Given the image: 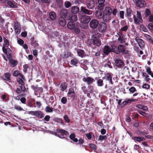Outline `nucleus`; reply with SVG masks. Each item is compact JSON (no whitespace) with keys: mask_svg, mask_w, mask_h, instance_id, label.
Masks as SVG:
<instances>
[{"mask_svg":"<svg viewBox=\"0 0 153 153\" xmlns=\"http://www.w3.org/2000/svg\"><path fill=\"white\" fill-rule=\"evenodd\" d=\"M81 11L83 13L91 15L92 13V11L88 10L85 7L83 6H81L80 8Z\"/></svg>","mask_w":153,"mask_h":153,"instance_id":"16","label":"nucleus"},{"mask_svg":"<svg viewBox=\"0 0 153 153\" xmlns=\"http://www.w3.org/2000/svg\"><path fill=\"white\" fill-rule=\"evenodd\" d=\"M137 42L138 43L139 46L141 48L144 47L145 45L142 39H138Z\"/></svg>","mask_w":153,"mask_h":153,"instance_id":"34","label":"nucleus"},{"mask_svg":"<svg viewBox=\"0 0 153 153\" xmlns=\"http://www.w3.org/2000/svg\"><path fill=\"white\" fill-rule=\"evenodd\" d=\"M82 80L83 82H86L88 85L92 84L95 81L93 78L90 77H87L86 78L84 77L82 78Z\"/></svg>","mask_w":153,"mask_h":153,"instance_id":"13","label":"nucleus"},{"mask_svg":"<svg viewBox=\"0 0 153 153\" xmlns=\"http://www.w3.org/2000/svg\"><path fill=\"white\" fill-rule=\"evenodd\" d=\"M56 132H55L54 134L61 139H67L66 137L67 135L69 134L68 132L63 129H57Z\"/></svg>","mask_w":153,"mask_h":153,"instance_id":"3","label":"nucleus"},{"mask_svg":"<svg viewBox=\"0 0 153 153\" xmlns=\"http://www.w3.org/2000/svg\"><path fill=\"white\" fill-rule=\"evenodd\" d=\"M131 102V99L129 98H127L123 102V107L129 103H130Z\"/></svg>","mask_w":153,"mask_h":153,"instance_id":"36","label":"nucleus"},{"mask_svg":"<svg viewBox=\"0 0 153 153\" xmlns=\"http://www.w3.org/2000/svg\"><path fill=\"white\" fill-rule=\"evenodd\" d=\"M107 137L106 135H100L99 136V138L98 139V141L105 140L107 139Z\"/></svg>","mask_w":153,"mask_h":153,"instance_id":"42","label":"nucleus"},{"mask_svg":"<svg viewBox=\"0 0 153 153\" xmlns=\"http://www.w3.org/2000/svg\"><path fill=\"white\" fill-rule=\"evenodd\" d=\"M136 6L138 7H143L145 6L146 2L144 0H133Z\"/></svg>","mask_w":153,"mask_h":153,"instance_id":"9","label":"nucleus"},{"mask_svg":"<svg viewBox=\"0 0 153 153\" xmlns=\"http://www.w3.org/2000/svg\"><path fill=\"white\" fill-rule=\"evenodd\" d=\"M104 12H102L100 10H97L95 12V16L96 17L99 19H103L104 21Z\"/></svg>","mask_w":153,"mask_h":153,"instance_id":"15","label":"nucleus"},{"mask_svg":"<svg viewBox=\"0 0 153 153\" xmlns=\"http://www.w3.org/2000/svg\"><path fill=\"white\" fill-rule=\"evenodd\" d=\"M137 111L139 114L141 115L144 116H146L147 114L145 112L141 110H138Z\"/></svg>","mask_w":153,"mask_h":153,"instance_id":"64","label":"nucleus"},{"mask_svg":"<svg viewBox=\"0 0 153 153\" xmlns=\"http://www.w3.org/2000/svg\"><path fill=\"white\" fill-rule=\"evenodd\" d=\"M10 64L12 67L16 66L18 63V62L17 60H15L13 59L9 60Z\"/></svg>","mask_w":153,"mask_h":153,"instance_id":"33","label":"nucleus"},{"mask_svg":"<svg viewBox=\"0 0 153 153\" xmlns=\"http://www.w3.org/2000/svg\"><path fill=\"white\" fill-rule=\"evenodd\" d=\"M97 83L98 86H102L103 85V80L102 79H99L97 81Z\"/></svg>","mask_w":153,"mask_h":153,"instance_id":"40","label":"nucleus"},{"mask_svg":"<svg viewBox=\"0 0 153 153\" xmlns=\"http://www.w3.org/2000/svg\"><path fill=\"white\" fill-rule=\"evenodd\" d=\"M88 89L89 91V92L90 93H93L94 92V89L93 86L90 85H88Z\"/></svg>","mask_w":153,"mask_h":153,"instance_id":"45","label":"nucleus"},{"mask_svg":"<svg viewBox=\"0 0 153 153\" xmlns=\"http://www.w3.org/2000/svg\"><path fill=\"white\" fill-rule=\"evenodd\" d=\"M17 82L20 85H23L24 84V82L23 79L20 78H18L17 79Z\"/></svg>","mask_w":153,"mask_h":153,"instance_id":"41","label":"nucleus"},{"mask_svg":"<svg viewBox=\"0 0 153 153\" xmlns=\"http://www.w3.org/2000/svg\"><path fill=\"white\" fill-rule=\"evenodd\" d=\"M124 11L122 10L119 13V16L120 18L122 19H124Z\"/></svg>","mask_w":153,"mask_h":153,"instance_id":"58","label":"nucleus"},{"mask_svg":"<svg viewBox=\"0 0 153 153\" xmlns=\"http://www.w3.org/2000/svg\"><path fill=\"white\" fill-rule=\"evenodd\" d=\"M77 52L78 55L79 56L82 57L85 56V51L82 50L77 49Z\"/></svg>","mask_w":153,"mask_h":153,"instance_id":"28","label":"nucleus"},{"mask_svg":"<svg viewBox=\"0 0 153 153\" xmlns=\"http://www.w3.org/2000/svg\"><path fill=\"white\" fill-rule=\"evenodd\" d=\"M99 24V22L96 19H92L90 20L89 25L91 28L95 29L98 27Z\"/></svg>","mask_w":153,"mask_h":153,"instance_id":"8","label":"nucleus"},{"mask_svg":"<svg viewBox=\"0 0 153 153\" xmlns=\"http://www.w3.org/2000/svg\"><path fill=\"white\" fill-rule=\"evenodd\" d=\"M132 13V10L130 8H126V16L128 17H130L131 16V14Z\"/></svg>","mask_w":153,"mask_h":153,"instance_id":"32","label":"nucleus"},{"mask_svg":"<svg viewBox=\"0 0 153 153\" xmlns=\"http://www.w3.org/2000/svg\"><path fill=\"white\" fill-rule=\"evenodd\" d=\"M145 37L147 40L153 45V39L152 37L149 35H146Z\"/></svg>","mask_w":153,"mask_h":153,"instance_id":"35","label":"nucleus"},{"mask_svg":"<svg viewBox=\"0 0 153 153\" xmlns=\"http://www.w3.org/2000/svg\"><path fill=\"white\" fill-rule=\"evenodd\" d=\"M24 72L26 73L27 71V69L29 68L28 65L27 64H25L23 66Z\"/></svg>","mask_w":153,"mask_h":153,"instance_id":"51","label":"nucleus"},{"mask_svg":"<svg viewBox=\"0 0 153 153\" xmlns=\"http://www.w3.org/2000/svg\"><path fill=\"white\" fill-rule=\"evenodd\" d=\"M29 114L34 115L38 118H42L44 117L45 114L40 111H31L28 112Z\"/></svg>","mask_w":153,"mask_h":153,"instance_id":"5","label":"nucleus"},{"mask_svg":"<svg viewBox=\"0 0 153 153\" xmlns=\"http://www.w3.org/2000/svg\"><path fill=\"white\" fill-rule=\"evenodd\" d=\"M124 64V62L121 59H117L115 61V65L118 68H122Z\"/></svg>","mask_w":153,"mask_h":153,"instance_id":"12","label":"nucleus"},{"mask_svg":"<svg viewBox=\"0 0 153 153\" xmlns=\"http://www.w3.org/2000/svg\"><path fill=\"white\" fill-rule=\"evenodd\" d=\"M45 111L48 113L52 112L53 111V108L49 106H47L45 107Z\"/></svg>","mask_w":153,"mask_h":153,"instance_id":"38","label":"nucleus"},{"mask_svg":"<svg viewBox=\"0 0 153 153\" xmlns=\"http://www.w3.org/2000/svg\"><path fill=\"white\" fill-rule=\"evenodd\" d=\"M129 91L130 92L133 93L137 91V90L134 87L132 86L130 88Z\"/></svg>","mask_w":153,"mask_h":153,"instance_id":"52","label":"nucleus"},{"mask_svg":"<svg viewBox=\"0 0 153 153\" xmlns=\"http://www.w3.org/2000/svg\"><path fill=\"white\" fill-rule=\"evenodd\" d=\"M128 26L127 25H126L123 27H122L120 30V31H126L128 29Z\"/></svg>","mask_w":153,"mask_h":153,"instance_id":"48","label":"nucleus"},{"mask_svg":"<svg viewBox=\"0 0 153 153\" xmlns=\"http://www.w3.org/2000/svg\"><path fill=\"white\" fill-rule=\"evenodd\" d=\"M66 19L75 22L77 20V16L76 15H73L69 13V15L68 16L67 18H66Z\"/></svg>","mask_w":153,"mask_h":153,"instance_id":"17","label":"nucleus"},{"mask_svg":"<svg viewBox=\"0 0 153 153\" xmlns=\"http://www.w3.org/2000/svg\"><path fill=\"white\" fill-rule=\"evenodd\" d=\"M64 5L66 8H68L71 6V4L69 1H66L65 2Z\"/></svg>","mask_w":153,"mask_h":153,"instance_id":"43","label":"nucleus"},{"mask_svg":"<svg viewBox=\"0 0 153 153\" xmlns=\"http://www.w3.org/2000/svg\"><path fill=\"white\" fill-rule=\"evenodd\" d=\"M92 132H89L88 133L85 134L86 136L87 137L88 139L90 140L92 138Z\"/></svg>","mask_w":153,"mask_h":153,"instance_id":"49","label":"nucleus"},{"mask_svg":"<svg viewBox=\"0 0 153 153\" xmlns=\"http://www.w3.org/2000/svg\"><path fill=\"white\" fill-rule=\"evenodd\" d=\"M54 121L58 123H61L62 124L63 123V120H62V118H56L55 119Z\"/></svg>","mask_w":153,"mask_h":153,"instance_id":"47","label":"nucleus"},{"mask_svg":"<svg viewBox=\"0 0 153 153\" xmlns=\"http://www.w3.org/2000/svg\"><path fill=\"white\" fill-rule=\"evenodd\" d=\"M80 25L79 23L77 22L76 24V26L74 28V32L76 35H79L80 32Z\"/></svg>","mask_w":153,"mask_h":153,"instance_id":"18","label":"nucleus"},{"mask_svg":"<svg viewBox=\"0 0 153 153\" xmlns=\"http://www.w3.org/2000/svg\"><path fill=\"white\" fill-rule=\"evenodd\" d=\"M145 16L146 17L150 16L151 14V11L149 9L146 8L145 10Z\"/></svg>","mask_w":153,"mask_h":153,"instance_id":"39","label":"nucleus"},{"mask_svg":"<svg viewBox=\"0 0 153 153\" xmlns=\"http://www.w3.org/2000/svg\"><path fill=\"white\" fill-rule=\"evenodd\" d=\"M31 44L32 46H34L36 48H37L39 46L38 44L36 41L31 42Z\"/></svg>","mask_w":153,"mask_h":153,"instance_id":"46","label":"nucleus"},{"mask_svg":"<svg viewBox=\"0 0 153 153\" xmlns=\"http://www.w3.org/2000/svg\"><path fill=\"white\" fill-rule=\"evenodd\" d=\"M15 33L17 34H19L21 31V27L18 28H14Z\"/></svg>","mask_w":153,"mask_h":153,"instance_id":"54","label":"nucleus"},{"mask_svg":"<svg viewBox=\"0 0 153 153\" xmlns=\"http://www.w3.org/2000/svg\"><path fill=\"white\" fill-rule=\"evenodd\" d=\"M81 89L84 94H86L88 92V91L87 89V88L85 86H82L81 88Z\"/></svg>","mask_w":153,"mask_h":153,"instance_id":"59","label":"nucleus"},{"mask_svg":"<svg viewBox=\"0 0 153 153\" xmlns=\"http://www.w3.org/2000/svg\"><path fill=\"white\" fill-rule=\"evenodd\" d=\"M140 28L143 31L145 32H146L147 31V30L146 27L143 25H141L140 26Z\"/></svg>","mask_w":153,"mask_h":153,"instance_id":"60","label":"nucleus"},{"mask_svg":"<svg viewBox=\"0 0 153 153\" xmlns=\"http://www.w3.org/2000/svg\"><path fill=\"white\" fill-rule=\"evenodd\" d=\"M49 16L50 19L52 20H55L56 17V13L53 11L49 13Z\"/></svg>","mask_w":153,"mask_h":153,"instance_id":"29","label":"nucleus"},{"mask_svg":"<svg viewBox=\"0 0 153 153\" xmlns=\"http://www.w3.org/2000/svg\"><path fill=\"white\" fill-rule=\"evenodd\" d=\"M132 139L138 142L146 140V139L143 137H134L132 138Z\"/></svg>","mask_w":153,"mask_h":153,"instance_id":"25","label":"nucleus"},{"mask_svg":"<svg viewBox=\"0 0 153 153\" xmlns=\"http://www.w3.org/2000/svg\"><path fill=\"white\" fill-rule=\"evenodd\" d=\"M67 87V84L66 82L62 83L59 87L60 90L62 91H64L66 89Z\"/></svg>","mask_w":153,"mask_h":153,"instance_id":"27","label":"nucleus"},{"mask_svg":"<svg viewBox=\"0 0 153 153\" xmlns=\"http://www.w3.org/2000/svg\"><path fill=\"white\" fill-rule=\"evenodd\" d=\"M111 62H110V61H108L107 62V63H105L104 65V67H108L110 68H112V66H111Z\"/></svg>","mask_w":153,"mask_h":153,"instance_id":"55","label":"nucleus"},{"mask_svg":"<svg viewBox=\"0 0 153 153\" xmlns=\"http://www.w3.org/2000/svg\"><path fill=\"white\" fill-rule=\"evenodd\" d=\"M10 76L11 75L9 73H5L4 74V76H3V79L5 80L8 81L9 82H10Z\"/></svg>","mask_w":153,"mask_h":153,"instance_id":"21","label":"nucleus"},{"mask_svg":"<svg viewBox=\"0 0 153 153\" xmlns=\"http://www.w3.org/2000/svg\"><path fill=\"white\" fill-rule=\"evenodd\" d=\"M60 13L62 15V17H64L65 18L67 17L69 14L68 13V10L66 9H63L61 11Z\"/></svg>","mask_w":153,"mask_h":153,"instance_id":"24","label":"nucleus"},{"mask_svg":"<svg viewBox=\"0 0 153 153\" xmlns=\"http://www.w3.org/2000/svg\"><path fill=\"white\" fill-rule=\"evenodd\" d=\"M116 101L117 102L118 105H120L121 107H123V102H121V99L118 100L117 99H116Z\"/></svg>","mask_w":153,"mask_h":153,"instance_id":"50","label":"nucleus"},{"mask_svg":"<svg viewBox=\"0 0 153 153\" xmlns=\"http://www.w3.org/2000/svg\"><path fill=\"white\" fill-rule=\"evenodd\" d=\"M67 98L65 97H62L61 99V102L63 104H65L67 102Z\"/></svg>","mask_w":153,"mask_h":153,"instance_id":"57","label":"nucleus"},{"mask_svg":"<svg viewBox=\"0 0 153 153\" xmlns=\"http://www.w3.org/2000/svg\"><path fill=\"white\" fill-rule=\"evenodd\" d=\"M100 36V34L99 33H96L92 36V43L94 45L99 47L101 45Z\"/></svg>","mask_w":153,"mask_h":153,"instance_id":"4","label":"nucleus"},{"mask_svg":"<svg viewBox=\"0 0 153 153\" xmlns=\"http://www.w3.org/2000/svg\"><path fill=\"white\" fill-rule=\"evenodd\" d=\"M106 80L110 81L111 84H113V82L112 80V77L111 74L109 73L106 74Z\"/></svg>","mask_w":153,"mask_h":153,"instance_id":"30","label":"nucleus"},{"mask_svg":"<svg viewBox=\"0 0 153 153\" xmlns=\"http://www.w3.org/2000/svg\"><path fill=\"white\" fill-rule=\"evenodd\" d=\"M86 4L89 9H93L95 6V3L94 0H87Z\"/></svg>","mask_w":153,"mask_h":153,"instance_id":"10","label":"nucleus"},{"mask_svg":"<svg viewBox=\"0 0 153 153\" xmlns=\"http://www.w3.org/2000/svg\"><path fill=\"white\" fill-rule=\"evenodd\" d=\"M114 45L111 46V48H110L109 46L105 45L104 46L103 49V52L106 55H108L110 53L114 52Z\"/></svg>","mask_w":153,"mask_h":153,"instance_id":"6","label":"nucleus"},{"mask_svg":"<svg viewBox=\"0 0 153 153\" xmlns=\"http://www.w3.org/2000/svg\"><path fill=\"white\" fill-rule=\"evenodd\" d=\"M63 118L65 121L67 123H69L70 122V120L69 119V117H68V116L67 115H64L63 117Z\"/></svg>","mask_w":153,"mask_h":153,"instance_id":"56","label":"nucleus"},{"mask_svg":"<svg viewBox=\"0 0 153 153\" xmlns=\"http://www.w3.org/2000/svg\"><path fill=\"white\" fill-rule=\"evenodd\" d=\"M80 20L82 23L87 25L90 22L91 18L89 16H84L81 17Z\"/></svg>","mask_w":153,"mask_h":153,"instance_id":"11","label":"nucleus"},{"mask_svg":"<svg viewBox=\"0 0 153 153\" xmlns=\"http://www.w3.org/2000/svg\"><path fill=\"white\" fill-rule=\"evenodd\" d=\"M78 60L77 58H74L71 60L70 64L73 66L76 67L77 66V64L78 63Z\"/></svg>","mask_w":153,"mask_h":153,"instance_id":"26","label":"nucleus"},{"mask_svg":"<svg viewBox=\"0 0 153 153\" xmlns=\"http://www.w3.org/2000/svg\"><path fill=\"white\" fill-rule=\"evenodd\" d=\"M107 28V25L105 22H102L99 24L98 25V30L101 33L105 32Z\"/></svg>","mask_w":153,"mask_h":153,"instance_id":"7","label":"nucleus"},{"mask_svg":"<svg viewBox=\"0 0 153 153\" xmlns=\"http://www.w3.org/2000/svg\"><path fill=\"white\" fill-rule=\"evenodd\" d=\"M114 53L119 54L120 53L122 54H126L128 53V51L126 50V46L122 45H119L117 47L114 45Z\"/></svg>","mask_w":153,"mask_h":153,"instance_id":"2","label":"nucleus"},{"mask_svg":"<svg viewBox=\"0 0 153 153\" xmlns=\"http://www.w3.org/2000/svg\"><path fill=\"white\" fill-rule=\"evenodd\" d=\"M99 5L97 6L99 10L101 11L103 9L104 6H105L104 4H99Z\"/></svg>","mask_w":153,"mask_h":153,"instance_id":"53","label":"nucleus"},{"mask_svg":"<svg viewBox=\"0 0 153 153\" xmlns=\"http://www.w3.org/2000/svg\"><path fill=\"white\" fill-rule=\"evenodd\" d=\"M104 21L106 22L109 21L111 19V15L112 14L115 16L117 12V8H114L113 10L111 7L109 6H106L105 8L104 11Z\"/></svg>","mask_w":153,"mask_h":153,"instance_id":"1","label":"nucleus"},{"mask_svg":"<svg viewBox=\"0 0 153 153\" xmlns=\"http://www.w3.org/2000/svg\"><path fill=\"white\" fill-rule=\"evenodd\" d=\"M75 95L76 94L73 88H70L68 93V96L74 99Z\"/></svg>","mask_w":153,"mask_h":153,"instance_id":"19","label":"nucleus"},{"mask_svg":"<svg viewBox=\"0 0 153 153\" xmlns=\"http://www.w3.org/2000/svg\"><path fill=\"white\" fill-rule=\"evenodd\" d=\"M148 27L150 30H153V23H149L148 25Z\"/></svg>","mask_w":153,"mask_h":153,"instance_id":"63","label":"nucleus"},{"mask_svg":"<svg viewBox=\"0 0 153 153\" xmlns=\"http://www.w3.org/2000/svg\"><path fill=\"white\" fill-rule=\"evenodd\" d=\"M71 8V13L74 14H76L79 10V8L76 6H72Z\"/></svg>","mask_w":153,"mask_h":153,"instance_id":"20","label":"nucleus"},{"mask_svg":"<svg viewBox=\"0 0 153 153\" xmlns=\"http://www.w3.org/2000/svg\"><path fill=\"white\" fill-rule=\"evenodd\" d=\"M76 26V24L73 22H69L67 25L68 28L71 30H73Z\"/></svg>","mask_w":153,"mask_h":153,"instance_id":"23","label":"nucleus"},{"mask_svg":"<svg viewBox=\"0 0 153 153\" xmlns=\"http://www.w3.org/2000/svg\"><path fill=\"white\" fill-rule=\"evenodd\" d=\"M4 3L6 6H9L11 8H16L17 7L16 5L11 1L5 0L4 1Z\"/></svg>","mask_w":153,"mask_h":153,"instance_id":"14","label":"nucleus"},{"mask_svg":"<svg viewBox=\"0 0 153 153\" xmlns=\"http://www.w3.org/2000/svg\"><path fill=\"white\" fill-rule=\"evenodd\" d=\"M3 39L4 42V46H5L6 47H8L9 45V41L7 39L4 37H3Z\"/></svg>","mask_w":153,"mask_h":153,"instance_id":"37","label":"nucleus"},{"mask_svg":"<svg viewBox=\"0 0 153 153\" xmlns=\"http://www.w3.org/2000/svg\"><path fill=\"white\" fill-rule=\"evenodd\" d=\"M118 41L121 43H124L125 42V40L123 38V36H119L118 38Z\"/></svg>","mask_w":153,"mask_h":153,"instance_id":"44","label":"nucleus"},{"mask_svg":"<svg viewBox=\"0 0 153 153\" xmlns=\"http://www.w3.org/2000/svg\"><path fill=\"white\" fill-rule=\"evenodd\" d=\"M133 17L134 20V23L135 24H137V25L139 24V21H138V19H137V18L136 16L135 15H133Z\"/></svg>","mask_w":153,"mask_h":153,"instance_id":"62","label":"nucleus"},{"mask_svg":"<svg viewBox=\"0 0 153 153\" xmlns=\"http://www.w3.org/2000/svg\"><path fill=\"white\" fill-rule=\"evenodd\" d=\"M59 23L62 26H65L66 24V21L63 17H60L59 19Z\"/></svg>","mask_w":153,"mask_h":153,"instance_id":"22","label":"nucleus"},{"mask_svg":"<svg viewBox=\"0 0 153 153\" xmlns=\"http://www.w3.org/2000/svg\"><path fill=\"white\" fill-rule=\"evenodd\" d=\"M136 15L137 18L138 19V20L139 21V24H140V23H142L143 22V20H142L141 14L140 12L138 11H137Z\"/></svg>","mask_w":153,"mask_h":153,"instance_id":"31","label":"nucleus"},{"mask_svg":"<svg viewBox=\"0 0 153 153\" xmlns=\"http://www.w3.org/2000/svg\"><path fill=\"white\" fill-rule=\"evenodd\" d=\"M7 53H8V55L10 57L12 56V51L9 48H7Z\"/></svg>","mask_w":153,"mask_h":153,"instance_id":"61","label":"nucleus"}]
</instances>
